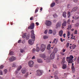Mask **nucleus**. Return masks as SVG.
<instances>
[{
	"label": "nucleus",
	"instance_id": "nucleus-1",
	"mask_svg": "<svg viewBox=\"0 0 79 79\" xmlns=\"http://www.w3.org/2000/svg\"><path fill=\"white\" fill-rule=\"evenodd\" d=\"M31 33V37L32 40H29L28 41V43L30 45H33L34 44V42L35 41V39L34 31L32 30Z\"/></svg>",
	"mask_w": 79,
	"mask_h": 79
},
{
	"label": "nucleus",
	"instance_id": "nucleus-2",
	"mask_svg": "<svg viewBox=\"0 0 79 79\" xmlns=\"http://www.w3.org/2000/svg\"><path fill=\"white\" fill-rule=\"evenodd\" d=\"M74 58L73 56L71 55L69 57H66V60L69 63H72L73 61V60Z\"/></svg>",
	"mask_w": 79,
	"mask_h": 79
},
{
	"label": "nucleus",
	"instance_id": "nucleus-3",
	"mask_svg": "<svg viewBox=\"0 0 79 79\" xmlns=\"http://www.w3.org/2000/svg\"><path fill=\"white\" fill-rule=\"evenodd\" d=\"M46 48V46L45 44H43L41 45V52H44L45 50V48Z\"/></svg>",
	"mask_w": 79,
	"mask_h": 79
},
{
	"label": "nucleus",
	"instance_id": "nucleus-4",
	"mask_svg": "<svg viewBox=\"0 0 79 79\" xmlns=\"http://www.w3.org/2000/svg\"><path fill=\"white\" fill-rule=\"evenodd\" d=\"M36 75L38 76H40L42 74V71L40 70H38L37 71Z\"/></svg>",
	"mask_w": 79,
	"mask_h": 79
},
{
	"label": "nucleus",
	"instance_id": "nucleus-5",
	"mask_svg": "<svg viewBox=\"0 0 79 79\" xmlns=\"http://www.w3.org/2000/svg\"><path fill=\"white\" fill-rule=\"evenodd\" d=\"M28 65L30 68H32L34 66V62L33 61H30L28 62Z\"/></svg>",
	"mask_w": 79,
	"mask_h": 79
},
{
	"label": "nucleus",
	"instance_id": "nucleus-6",
	"mask_svg": "<svg viewBox=\"0 0 79 79\" xmlns=\"http://www.w3.org/2000/svg\"><path fill=\"white\" fill-rule=\"evenodd\" d=\"M45 24L46 26H49L52 25V23L51 22V21L49 20H46Z\"/></svg>",
	"mask_w": 79,
	"mask_h": 79
},
{
	"label": "nucleus",
	"instance_id": "nucleus-7",
	"mask_svg": "<svg viewBox=\"0 0 79 79\" xmlns=\"http://www.w3.org/2000/svg\"><path fill=\"white\" fill-rule=\"evenodd\" d=\"M34 28V23H33L31 24L30 26L28 27V29H33Z\"/></svg>",
	"mask_w": 79,
	"mask_h": 79
},
{
	"label": "nucleus",
	"instance_id": "nucleus-8",
	"mask_svg": "<svg viewBox=\"0 0 79 79\" xmlns=\"http://www.w3.org/2000/svg\"><path fill=\"white\" fill-rule=\"evenodd\" d=\"M55 58V52H52L50 56V59L51 60H53Z\"/></svg>",
	"mask_w": 79,
	"mask_h": 79
},
{
	"label": "nucleus",
	"instance_id": "nucleus-9",
	"mask_svg": "<svg viewBox=\"0 0 79 79\" xmlns=\"http://www.w3.org/2000/svg\"><path fill=\"white\" fill-rule=\"evenodd\" d=\"M16 60V57L12 56L9 59V60L11 62H12V61H13L14 60Z\"/></svg>",
	"mask_w": 79,
	"mask_h": 79
},
{
	"label": "nucleus",
	"instance_id": "nucleus-10",
	"mask_svg": "<svg viewBox=\"0 0 79 79\" xmlns=\"http://www.w3.org/2000/svg\"><path fill=\"white\" fill-rule=\"evenodd\" d=\"M72 72L74 73L75 72V68L74 66V64L73 63L72 65Z\"/></svg>",
	"mask_w": 79,
	"mask_h": 79
},
{
	"label": "nucleus",
	"instance_id": "nucleus-11",
	"mask_svg": "<svg viewBox=\"0 0 79 79\" xmlns=\"http://www.w3.org/2000/svg\"><path fill=\"white\" fill-rule=\"evenodd\" d=\"M40 56L43 58H47V57L46 56H45V54H41L40 55Z\"/></svg>",
	"mask_w": 79,
	"mask_h": 79
},
{
	"label": "nucleus",
	"instance_id": "nucleus-12",
	"mask_svg": "<svg viewBox=\"0 0 79 79\" xmlns=\"http://www.w3.org/2000/svg\"><path fill=\"white\" fill-rule=\"evenodd\" d=\"M21 68H22V66L21 65L19 66L17 69V71H16V73H18V71L21 70Z\"/></svg>",
	"mask_w": 79,
	"mask_h": 79
},
{
	"label": "nucleus",
	"instance_id": "nucleus-13",
	"mask_svg": "<svg viewBox=\"0 0 79 79\" xmlns=\"http://www.w3.org/2000/svg\"><path fill=\"white\" fill-rule=\"evenodd\" d=\"M76 45L75 44H73L72 46H70L69 48L70 49H74L75 48H76Z\"/></svg>",
	"mask_w": 79,
	"mask_h": 79
},
{
	"label": "nucleus",
	"instance_id": "nucleus-14",
	"mask_svg": "<svg viewBox=\"0 0 79 79\" xmlns=\"http://www.w3.org/2000/svg\"><path fill=\"white\" fill-rule=\"evenodd\" d=\"M61 23L60 22H58L56 25V28H58V27H60L61 26Z\"/></svg>",
	"mask_w": 79,
	"mask_h": 79
},
{
	"label": "nucleus",
	"instance_id": "nucleus-15",
	"mask_svg": "<svg viewBox=\"0 0 79 79\" xmlns=\"http://www.w3.org/2000/svg\"><path fill=\"white\" fill-rule=\"evenodd\" d=\"M26 72V70L25 69H23L21 70V73L22 74H25Z\"/></svg>",
	"mask_w": 79,
	"mask_h": 79
},
{
	"label": "nucleus",
	"instance_id": "nucleus-16",
	"mask_svg": "<svg viewBox=\"0 0 79 79\" xmlns=\"http://www.w3.org/2000/svg\"><path fill=\"white\" fill-rule=\"evenodd\" d=\"M58 42V39H56V38L54 39V40H53V42H52V44L54 43L55 44H56Z\"/></svg>",
	"mask_w": 79,
	"mask_h": 79
},
{
	"label": "nucleus",
	"instance_id": "nucleus-17",
	"mask_svg": "<svg viewBox=\"0 0 79 79\" xmlns=\"http://www.w3.org/2000/svg\"><path fill=\"white\" fill-rule=\"evenodd\" d=\"M77 7H74L72 10V12L76 11H77Z\"/></svg>",
	"mask_w": 79,
	"mask_h": 79
},
{
	"label": "nucleus",
	"instance_id": "nucleus-18",
	"mask_svg": "<svg viewBox=\"0 0 79 79\" xmlns=\"http://www.w3.org/2000/svg\"><path fill=\"white\" fill-rule=\"evenodd\" d=\"M37 61L38 63H43V62L42 60L41 59H37Z\"/></svg>",
	"mask_w": 79,
	"mask_h": 79
},
{
	"label": "nucleus",
	"instance_id": "nucleus-19",
	"mask_svg": "<svg viewBox=\"0 0 79 79\" xmlns=\"http://www.w3.org/2000/svg\"><path fill=\"white\" fill-rule=\"evenodd\" d=\"M63 31L61 30L59 31V35L60 37H61L62 36V35H63Z\"/></svg>",
	"mask_w": 79,
	"mask_h": 79
},
{
	"label": "nucleus",
	"instance_id": "nucleus-20",
	"mask_svg": "<svg viewBox=\"0 0 79 79\" xmlns=\"http://www.w3.org/2000/svg\"><path fill=\"white\" fill-rule=\"evenodd\" d=\"M63 16L64 18H66V12H63Z\"/></svg>",
	"mask_w": 79,
	"mask_h": 79
},
{
	"label": "nucleus",
	"instance_id": "nucleus-21",
	"mask_svg": "<svg viewBox=\"0 0 79 79\" xmlns=\"http://www.w3.org/2000/svg\"><path fill=\"white\" fill-rule=\"evenodd\" d=\"M26 35H27V34L25 33L23 35L22 37L23 39H24L26 38Z\"/></svg>",
	"mask_w": 79,
	"mask_h": 79
},
{
	"label": "nucleus",
	"instance_id": "nucleus-22",
	"mask_svg": "<svg viewBox=\"0 0 79 79\" xmlns=\"http://www.w3.org/2000/svg\"><path fill=\"white\" fill-rule=\"evenodd\" d=\"M67 68V66L65 64H63L62 66V68L64 69H66Z\"/></svg>",
	"mask_w": 79,
	"mask_h": 79
},
{
	"label": "nucleus",
	"instance_id": "nucleus-23",
	"mask_svg": "<svg viewBox=\"0 0 79 79\" xmlns=\"http://www.w3.org/2000/svg\"><path fill=\"white\" fill-rule=\"evenodd\" d=\"M55 5V2H52L50 6L51 7H52L54 6Z\"/></svg>",
	"mask_w": 79,
	"mask_h": 79
},
{
	"label": "nucleus",
	"instance_id": "nucleus-24",
	"mask_svg": "<svg viewBox=\"0 0 79 79\" xmlns=\"http://www.w3.org/2000/svg\"><path fill=\"white\" fill-rule=\"evenodd\" d=\"M68 27L67 28V29H68V30H71V29L72 27L71 26V25H68Z\"/></svg>",
	"mask_w": 79,
	"mask_h": 79
},
{
	"label": "nucleus",
	"instance_id": "nucleus-25",
	"mask_svg": "<svg viewBox=\"0 0 79 79\" xmlns=\"http://www.w3.org/2000/svg\"><path fill=\"white\" fill-rule=\"evenodd\" d=\"M35 51L37 52H39L40 51V48L39 47H37L35 49Z\"/></svg>",
	"mask_w": 79,
	"mask_h": 79
},
{
	"label": "nucleus",
	"instance_id": "nucleus-26",
	"mask_svg": "<svg viewBox=\"0 0 79 79\" xmlns=\"http://www.w3.org/2000/svg\"><path fill=\"white\" fill-rule=\"evenodd\" d=\"M29 37H30V34H28L26 37V39L27 40H28L29 39Z\"/></svg>",
	"mask_w": 79,
	"mask_h": 79
},
{
	"label": "nucleus",
	"instance_id": "nucleus-27",
	"mask_svg": "<svg viewBox=\"0 0 79 79\" xmlns=\"http://www.w3.org/2000/svg\"><path fill=\"white\" fill-rule=\"evenodd\" d=\"M62 26H66V22L64 21L63 23L62 24Z\"/></svg>",
	"mask_w": 79,
	"mask_h": 79
},
{
	"label": "nucleus",
	"instance_id": "nucleus-28",
	"mask_svg": "<svg viewBox=\"0 0 79 79\" xmlns=\"http://www.w3.org/2000/svg\"><path fill=\"white\" fill-rule=\"evenodd\" d=\"M67 16L68 18H69L70 16H71V15H70V12L69 11H68L67 12Z\"/></svg>",
	"mask_w": 79,
	"mask_h": 79
},
{
	"label": "nucleus",
	"instance_id": "nucleus-29",
	"mask_svg": "<svg viewBox=\"0 0 79 79\" xmlns=\"http://www.w3.org/2000/svg\"><path fill=\"white\" fill-rule=\"evenodd\" d=\"M20 52L21 53H24L25 51H24V49L21 48L20 49Z\"/></svg>",
	"mask_w": 79,
	"mask_h": 79
},
{
	"label": "nucleus",
	"instance_id": "nucleus-30",
	"mask_svg": "<svg viewBox=\"0 0 79 79\" xmlns=\"http://www.w3.org/2000/svg\"><path fill=\"white\" fill-rule=\"evenodd\" d=\"M64 58H63L62 59V60L61 62V64H64Z\"/></svg>",
	"mask_w": 79,
	"mask_h": 79
},
{
	"label": "nucleus",
	"instance_id": "nucleus-31",
	"mask_svg": "<svg viewBox=\"0 0 79 79\" xmlns=\"http://www.w3.org/2000/svg\"><path fill=\"white\" fill-rule=\"evenodd\" d=\"M50 44H49L47 47V50H50Z\"/></svg>",
	"mask_w": 79,
	"mask_h": 79
},
{
	"label": "nucleus",
	"instance_id": "nucleus-32",
	"mask_svg": "<svg viewBox=\"0 0 79 79\" xmlns=\"http://www.w3.org/2000/svg\"><path fill=\"white\" fill-rule=\"evenodd\" d=\"M48 36H47V35H44L43 37V39H48Z\"/></svg>",
	"mask_w": 79,
	"mask_h": 79
},
{
	"label": "nucleus",
	"instance_id": "nucleus-33",
	"mask_svg": "<svg viewBox=\"0 0 79 79\" xmlns=\"http://www.w3.org/2000/svg\"><path fill=\"white\" fill-rule=\"evenodd\" d=\"M39 7H37L35 10V13H36L37 12H38V10H39Z\"/></svg>",
	"mask_w": 79,
	"mask_h": 79
},
{
	"label": "nucleus",
	"instance_id": "nucleus-34",
	"mask_svg": "<svg viewBox=\"0 0 79 79\" xmlns=\"http://www.w3.org/2000/svg\"><path fill=\"white\" fill-rule=\"evenodd\" d=\"M28 74V72H27L26 74L24 75V77H27V76L29 75V74Z\"/></svg>",
	"mask_w": 79,
	"mask_h": 79
},
{
	"label": "nucleus",
	"instance_id": "nucleus-35",
	"mask_svg": "<svg viewBox=\"0 0 79 79\" xmlns=\"http://www.w3.org/2000/svg\"><path fill=\"white\" fill-rule=\"evenodd\" d=\"M53 16L55 18H57V15H56V14H54Z\"/></svg>",
	"mask_w": 79,
	"mask_h": 79
},
{
	"label": "nucleus",
	"instance_id": "nucleus-36",
	"mask_svg": "<svg viewBox=\"0 0 79 79\" xmlns=\"http://www.w3.org/2000/svg\"><path fill=\"white\" fill-rule=\"evenodd\" d=\"M52 30H49V34H52Z\"/></svg>",
	"mask_w": 79,
	"mask_h": 79
},
{
	"label": "nucleus",
	"instance_id": "nucleus-37",
	"mask_svg": "<svg viewBox=\"0 0 79 79\" xmlns=\"http://www.w3.org/2000/svg\"><path fill=\"white\" fill-rule=\"evenodd\" d=\"M4 67V66H3V65H2L0 67V69H2Z\"/></svg>",
	"mask_w": 79,
	"mask_h": 79
},
{
	"label": "nucleus",
	"instance_id": "nucleus-38",
	"mask_svg": "<svg viewBox=\"0 0 79 79\" xmlns=\"http://www.w3.org/2000/svg\"><path fill=\"white\" fill-rule=\"evenodd\" d=\"M69 46V43H67L66 44V47L68 48Z\"/></svg>",
	"mask_w": 79,
	"mask_h": 79
},
{
	"label": "nucleus",
	"instance_id": "nucleus-39",
	"mask_svg": "<svg viewBox=\"0 0 79 79\" xmlns=\"http://www.w3.org/2000/svg\"><path fill=\"white\" fill-rule=\"evenodd\" d=\"M13 52H10L9 53V54L10 55H13Z\"/></svg>",
	"mask_w": 79,
	"mask_h": 79
},
{
	"label": "nucleus",
	"instance_id": "nucleus-40",
	"mask_svg": "<svg viewBox=\"0 0 79 79\" xmlns=\"http://www.w3.org/2000/svg\"><path fill=\"white\" fill-rule=\"evenodd\" d=\"M4 73L5 74H6V73H7V72H8V71H7V69H5L4 70Z\"/></svg>",
	"mask_w": 79,
	"mask_h": 79
},
{
	"label": "nucleus",
	"instance_id": "nucleus-41",
	"mask_svg": "<svg viewBox=\"0 0 79 79\" xmlns=\"http://www.w3.org/2000/svg\"><path fill=\"white\" fill-rule=\"evenodd\" d=\"M77 63L78 64H79V57H78L77 59Z\"/></svg>",
	"mask_w": 79,
	"mask_h": 79
},
{
	"label": "nucleus",
	"instance_id": "nucleus-42",
	"mask_svg": "<svg viewBox=\"0 0 79 79\" xmlns=\"http://www.w3.org/2000/svg\"><path fill=\"white\" fill-rule=\"evenodd\" d=\"M3 74V73L2 72V71L0 70V75H2Z\"/></svg>",
	"mask_w": 79,
	"mask_h": 79
},
{
	"label": "nucleus",
	"instance_id": "nucleus-43",
	"mask_svg": "<svg viewBox=\"0 0 79 79\" xmlns=\"http://www.w3.org/2000/svg\"><path fill=\"white\" fill-rule=\"evenodd\" d=\"M22 44H24V43H25V40H23L22 42Z\"/></svg>",
	"mask_w": 79,
	"mask_h": 79
},
{
	"label": "nucleus",
	"instance_id": "nucleus-44",
	"mask_svg": "<svg viewBox=\"0 0 79 79\" xmlns=\"http://www.w3.org/2000/svg\"><path fill=\"white\" fill-rule=\"evenodd\" d=\"M68 8H71V6L69 5H68L67 6Z\"/></svg>",
	"mask_w": 79,
	"mask_h": 79
},
{
	"label": "nucleus",
	"instance_id": "nucleus-45",
	"mask_svg": "<svg viewBox=\"0 0 79 79\" xmlns=\"http://www.w3.org/2000/svg\"><path fill=\"white\" fill-rule=\"evenodd\" d=\"M77 34V30H76L75 31L74 34Z\"/></svg>",
	"mask_w": 79,
	"mask_h": 79
},
{
	"label": "nucleus",
	"instance_id": "nucleus-46",
	"mask_svg": "<svg viewBox=\"0 0 79 79\" xmlns=\"http://www.w3.org/2000/svg\"><path fill=\"white\" fill-rule=\"evenodd\" d=\"M70 32H68V36L69 37L70 35Z\"/></svg>",
	"mask_w": 79,
	"mask_h": 79
},
{
	"label": "nucleus",
	"instance_id": "nucleus-47",
	"mask_svg": "<svg viewBox=\"0 0 79 79\" xmlns=\"http://www.w3.org/2000/svg\"><path fill=\"white\" fill-rule=\"evenodd\" d=\"M16 66V64L14 63L12 65V67H15Z\"/></svg>",
	"mask_w": 79,
	"mask_h": 79
},
{
	"label": "nucleus",
	"instance_id": "nucleus-48",
	"mask_svg": "<svg viewBox=\"0 0 79 79\" xmlns=\"http://www.w3.org/2000/svg\"><path fill=\"white\" fill-rule=\"evenodd\" d=\"M55 79H58V77L56 76H55Z\"/></svg>",
	"mask_w": 79,
	"mask_h": 79
},
{
	"label": "nucleus",
	"instance_id": "nucleus-49",
	"mask_svg": "<svg viewBox=\"0 0 79 79\" xmlns=\"http://www.w3.org/2000/svg\"><path fill=\"white\" fill-rule=\"evenodd\" d=\"M34 18V17H31L30 18V19L31 20V21H32V20L33 19V18Z\"/></svg>",
	"mask_w": 79,
	"mask_h": 79
},
{
	"label": "nucleus",
	"instance_id": "nucleus-50",
	"mask_svg": "<svg viewBox=\"0 0 79 79\" xmlns=\"http://www.w3.org/2000/svg\"><path fill=\"white\" fill-rule=\"evenodd\" d=\"M78 1V0H73V2L75 3H77Z\"/></svg>",
	"mask_w": 79,
	"mask_h": 79
},
{
	"label": "nucleus",
	"instance_id": "nucleus-51",
	"mask_svg": "<svg viewBox=\"0 0 79 79\" xmlns=\"http://www.w3.org/2000/svg\"><path fill=\"white\" fill-rule=\"evenodd\" d=\"M63 37H64V38H65V37H66V34L64 33L63 35Z\"/></svg>",
	"mask_w": 79,
	"mask_h": 79
},
{
	"label": "nucleus",
	"instance_id": "nucleus-52",
	"mask_svg": "<svg viewBox=\"0 0 79 79\" xmlns=\"http://www.w3.org/2000/svg\"><path fill=\"white\" fill-rule=\"evenodd\" d=\"M21 40H19V41H18V44H20V43H21Z\"/></svg>",
	"mask_w": 79,
	"mask_h": 79
},
{
	"label": "nucleus",
	"instance_id": "nucleus-53",
	"mask_svg": "<svg viewBox=\"0 0 79 79\" xmlns=\"http://www.w3.org/2000/svg\"><path fill=\"white\" fill-rule=\"evenodd\" d=\"M35 24L37 25V26H39V23L38 22H36L35 23Z\"/></svg>",
	"mask_w": 79,
	"mask_h": 79
},
{
	"label": "nucleus",
	"instance_id": "nucleus-54",
	"mask_svg": "<svg viewBox=\"0 0 79 79\" xmlns=\"http://www.w3.org/2000/svg\"><path fill=\"white\" fill-rule=\"evenodd\" d=\"M44 34H47V30H45L44 32Z\"/></svg>",
	"mask_w": 79,
	"mask_h": 79
},
{
	"label": "nucleus",
	"instance_id": "nucleus-55",
	"mask_svg": "<svg viewBox=\"0 0 79 79\" xmlns=\"http://www.w3.org/2000/svg\"><path fill=\"white\" fill-rule=\"evenodd\" d=\"M33 53H34V52H35V48H33Z\"/></svg>",
	"mask_w": 79,
	"mask_h": 79
},
{
	"label": "nucleus",
	"instance_id": "nucleus-56",
	"mask_svg": "<svg viewBox=\"0 0 79 79\" xmlns=\"http://www.w3.org/2000/svg\"><path fill=\"white\" fill-rule=\"evenodd\" d=\"M62 52L63 53H64V52H66V50L63 49Z\"/></svg>",
	"mask_w": 79,
	"mask_h": 79
},
{
	"label": "nucleus",
	"instance_id": "nucleus-57",
	"mask_svg": "<svg viewBox=\"0 0 79 79\" xmlns=\"http://www.w3.org/2000/svg\"><path fill=\"white\" fill-rule=\"evenodd\" d=\"M60 41L61 42H63V39L62 38H60Z\"/></svg>",
	"mask_w": 79,
	"mask_h": 79
},
{
	"label": "nucleus",
	"instance_id": "nucleus-58",
	"mask_svg": "<svg viewBox=\"0 0 79 79\" xmlns=\"http://www.w3.org/2000/svg\"><path fill=\"white\" fill-rule=\"evenodd\" d=\"M32 59H35V56H33V57H32Z\"/></svg>",
	"mask_w": 79,
	"mask_h": 79
},
{
	"label": "nucleus",
	"instance_id": "nucleus-59",
	"mask_svg": "<svg viewBox=\"0 0 79 79\" xmlns=\"http://www.w3.org/2000/svg\"><path fill=\"white\" fill-rule=\"evenodd\" d=\"M68 23H69V22H70V19H69V20H68Z\"/></svg>",
	"mask_w": 79,
	"mask_h": 79
},
{
	"label": "nucleus",
	"instance_id": "nucleus-60",
	"mask_svg": "<svg viewBox=\"0 0 79 79\" xmlns=\"http://www.w3.org/2000/svg\"><path fill=\"white\" fill-rule=\"evenodd\" d=\"M74 30V29H71V31H72V32H73Z\"/></svg>",
	"mask_w": 79,
	"mask_h": 79
},
{
	"label": "nucleus",
	"instance_id": "nucleus-61",
	"mask_svg": "<svg viewBox=\"0 0 79 79\" xmlns=\"http://www.w3.org/2000/svg\"><path fill=\"white\" fill-rule=\"evenodd\" d=\"M42 8L41 7L40 9V11H42Z\"/></svg>",
	"mask_w": 79,
	"mask_h": 79
},
{
	"label": "nucleus",
	"instance_id": "nucleus-62",
	"mask_svg": "<svg viewBox=\"0 0 79 79\" xmlns=\"http://www.w3.org/2000/svg\"><path fill=\"white\" fill-rule=\"evenodd\" d=\"M56 20H54L53 22H54V23H55L56 22Z\"/></svg>",
	"mask_w": 79,
	"mask_h": 79
},
{
	"label": "nucleus",
	"instance_id": "nucleus-63",
	"mask_svg": "<svg viewBox=\"0 0 79 79\" xmlns=\"http://www.w3.org/2000/svg\"><path fill=\"white\" fill-rule=\"evenodd\" d=\"M79 18V17H77V19H78Z\"/></svg>",
	"mask_w": 79,
	"mask_h": 79
},
{
	"label": "nucleus",
	"instance_id": "nucleus-64",
	"mask_svg": "<svg viewBox=\"0 0 79 79\" xmlns=\"http://www.w3.org/2000/svg\"><path fill=\"white\" fill-rule=\"evenodd\" d=\"M62 55H64V53H62Z\"/></svg>",
	"mask_w": 79,
	"mask_h": 79
}]
</instances>
